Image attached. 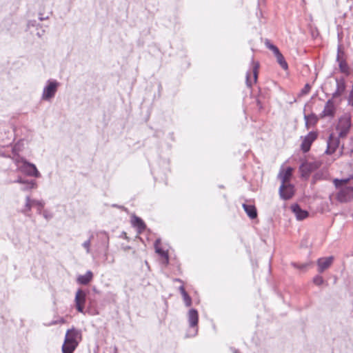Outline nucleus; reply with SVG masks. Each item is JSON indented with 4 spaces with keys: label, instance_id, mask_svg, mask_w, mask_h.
<instances>
[{
    "label": "nucleus",
    "instance_id": "16",
    "mask_svg": "<svg viewBox=\"0 0 353 353\" xmlns=\"http://www.w3.org/2000/svg\"><path fill=\"white\" fill-rule=\"evenodd\" d=\"M335 110H336V108L334 105L332 99H329L325 105L324 109H323L322 113L321 114V117H333L335 114Z\"/></svg>",
    "mask_w": 353,
    "mask_h": 353
},
{
    "label": "nucleus",
    "instance_id": "34",
    "mask_svg": "<svg viewBox=\"0 0 353 353\" xmlns=\"http://www.w3.org/2000/svg\"><path fill=\"white\" fill-rule=\"evenodd\" d=\"M310 89H311V87H310V84L307 83L305 85L304 88L301 90V94L302 95L307 94L310 92Z\"/></svg>",
    "mask_w": 353,
    "mask_h": 353
},
{
    "label": "nucleus",
    "instance_id": "3",
    "mask_svg": "<svg viewBox=\"0 0 353 353\" xmlns=\"http://www.w3.org/2000/svg\"><path fill=\"white\" fill-rule=\"evenodd\" d=\"M187 319L189 325V330L187 332L186 337L195 336L198 333L199 313L196 309L191 308L187 313Z\"/></svg>",
    "mask_w": 353,
    "mask_h": 353
},
{
    "label": "nucleus",
    "instance_id": "44",
    "mask_svg": "<svg viewBox=\"0 0 353 353\" xmlns=\"http://www.w3.org/2000/svg\"><path fill=\"white\" fill-rule=\"evenodd\" d=\"M12 151H13V152H15V148H14L12 149Z\"/></svg>",
    "mask_w": 353,
    "mask_h": 353
},
{
    "label": "nucleus",
    "instance_id": "36",
    "mask_svg": "<svg viewBox=\"0 0 353 353\" xmlns=\"http://www.w3.org/2000/svg\"><path fill=\"white\" fill-rule=\"evenodd\" d=\"M26 180L23 179L22 177L19 176L17 178V180H15L14 181H13L14 183H21V184H23L24 182L26 181Z\"/></svg>",
    "mask_w": 353,
    "mask_h": 353
},
{
    "label": "nucleus",
    "instance_id": "9",
    "mask_svg": "<svg viewBox=\"0 0 353 353\" xmlns=\"http://www.w3.org/2000/svg\"><path fill=\"white\" fill-rule=\"evenodd\" d=\"M294 194V188L290 183L281 184L279 188V195L283 200H288Z\"/></svg>",
    "mask_w": 353,
    "mask_h": 353
},
{
    "label": "nucleus",
    "instance_id": "15",
    "mask_svg": "<svg viewBox=\"0 0 353 353\" xmlns=\"http://www.w3.org/2000/svg\"><path fill=\"white\" fill-rule=\"evenodd\" d=\"M336 88L332 94V99H336L341 97L345 91L346 85L343 78L336 79Z\"/></svg>",
    "mask_w": 353,
    "mask_h": 353
},
{
    "label": "nucleus",
    "instance_id": "11",
    "mask_svg": "<svg viewBox=\"0 0 353 353\" xmlns=\"http://www.w3.org/2000/svg\"><path fill=\"white\" fill-rule=\"evenodd\" d=\"M334 261V257L332 256L328 257L319 258L317 260L318 272L323 273L325 270L328 269Z\"/></svg>",
    "mask_w": 353,
    "mask_h": 353
},
{
    "label": "nucleus",
    "instance_id": "20",
    "mask_svg": "<svg viewBox=\"0 0 353 353\" xmlns=\"http://www.w3.org/2000/svg\"><path fill=\"white\" fill-rule=\"evenodd\" d=\"M292 174V168H288L285 170H281L279 174V178L281 181V184L289 183L290 179Z\"/></svg>",
    "mask_w": 353,
    "mask_h": 353
},
{
    "label": "nucleus",
    "instance_id": "45",
    "mask_svg": "<svg viewBox=\"0 0 353 353\" xmlns=\"http://www.w3.org/2000/svg\"><path fill=\"white\" fill-rule=\"evenodd\" d=\"M60 322L63 323V322H64L63 319H61V320L60 321Z\"/></svg>",
    "mask_w": 353,
    "mask_h": 353
},
{
    "label": "nucleus",
    "instance_id": "40",
    "mask_svg": "<svg viewBox=\"0 0 353 353\" xmlns=\"http://www.w3.org/2000/svg\"><path fill=\"white\" fill-rule=\"evenodd\" d=\"M174 281L175 282H179V283H181L182 284L183 283V281L181 279H174Z\"/></svg>",
    "mask_w": 353,
    "mask_h": 353
},
{
    "label": "nucleus",
    "instance_id": "31",
    "mask_svg": "<svg viewBox=\"0 0 353 353\" xmlns=\"http://www.w3.org/2000/svg\"><path fill=\"white\" fill-rule=\"evenodd\" d=\"M265 45L268 49L272 50L274 54H275L276 52H277L279 50V48L276 46L271 43L270 41L268 39L265 40Z\"/></svg>",
    "mask_w": 353,
    "mask_h": 353
},
{
    "label": "nucleus",
    "instance_id": "5",
    "mask_svg": "<svg viewBox=\"0 0 353 353\" xmlns=\"http://www.w3.org/2000/svg\"><path fill=\"white\" fill-rule=\"evenodd\" d=\"M351 127V118L348 114L342 116L339 119L336 125V131L339 137L341 138L345 137L348 134Z\"/></svg>",
    "mask_w": 353,
    "mask_h": 353
},
{
    "label": "nucleus",
    "instance_id": "19",
    "mask_svg": "<svg viewBox=\"0 0 353 353\" xmlns=\"http://www.w3.org/2000/svg\"><path fill=\"white\" fill-rule=\"evenodd\" d=\"M291 209L298 220H303L308 216V212L302 210L298 204L292 205Z\"/></svg>",
    "mask_w": 353,
    "mask_h": 353
},
{
    "label": "nucleus",
    "instance_id": "21",
    "mask_svg": "<svg viewBox=\"0 0 353 353\" xmlns=\"http://www.w3.org/2000/svg\"><path fill=\"white\" fill-rule=\"evenodd\" d=\"M93 274L91 271L88 270L87 272L83 275H79L77 277V283L82 285H87L88 284L92 279Z\"/></svg>",
    "mask_w": 353,
    "mask_h": 353
},
{
    "label": "nucleus",
    "instance_id": "43",
    "mask_svg": "<svg viewBox=\"0 0 353 353\" xmlns=\"http://www.w3.org/2000/svg\"><path fill=\"white\" fill-rule=\"evenodd\" d=\"M48 19V17H46V18H44L43 17H39V20H40V21H43V20H44V19Z\"/></svg>",
    "mask_w": 353,
    "mask_h": 353
},
{
    "label": "nucleus",
    "instance_id": "13",
    "mask_svg": "<svg viewBox=\"0 0 353 353\" xmlns=\"http://www.w3.org/2000/svg\"><path fill=\"white\" fill-rule=\"evenodd\" d=\"M252 74L253 75V81L251 80L250 72H247L246 74V84L248 87H251L253 83H256L258 76V70L259 68V63L258 62H255L253 59H252Z\"/></svg>",
    "mask_w": 353,
    "mask_h": 353
},
{
    "label": "nucleus",
    "instance_id": "10",
    "mask_svg": "<svg viewBox=\"0 0 353 353\" xmlns=\"http://www.w3.org/2000/svg\"><path fill=\"white\" fill-rule=\"evenodd\" d=\"M161 239H157L154 242L155 252L161 257V263L167 265L169 263V256L168 251L163 250L161 246Z\"/></svg>",
    "mask_w": 353,
    "mask_h": 353
},
{
    "label": "nucleus",
    "instance_id": "25",
    "mask_svg": "<svg viewBox=\"0 0 353 353\" xmlns=\"http://www.w3.org/2000/svg\"><path fill=\"white\" fill-rule=\"evenodd\" d=\"M179 292H181V296H182V298H183V300L184 301V303H185V305L186 307H190L192 305V299L191 297L188 295V294L187 293V292L185 291V288H184V286L183 285H181L179 288Z\"/></svg>",
    "mask_w": 353,
    "mask_h": 353
},
{
    "label": "nucleus",
    "instance_id": "6",
    "mask_svg": "<svg viewBox=\"0 0 353 353\" xmlns=\"http://www.w3.org/2000/svg\"><path fill=\"white\" fill-rule=\"evenodd\" d=\"M87 294L81 289H79L75 294L74 303L78 312L84 313V305L86 301Z\"/></svg>",
    "mask_w": 353,
    "mask_h": 353
},
{
    "label": "nucleus",
    "instance_id": "2",
    "mask_svg": "<svg viewBox=\"0 0 353 353\" xmlns=\"http://www.w3.org/2000/svg\"><path fill=\"white\" fill-rule=\"evenodd\" d=\"M17 166V170L29 176L39 178L41 176L36 165L28 162L24 158L17 155L12 158Z\"/></svg>",
    "mask_w": 353,
    "mask_h": 353
},
{
    "label": "nucleus",
    "instance_id": "23",
    "mask_svg": "<svg viewBox=\"0 0 353 353\" xmlns=\"http://www.w3.org/2000/svg\"><path fill=\"white\" fill-rule=\"evenodd\" d=\"M78 345V343L69 342L64 340V343L62 346L63 353H73Z\"/></svg>",
    "mask_w": 353,
    "mask_h": 353
},
{
    "label": "nucleus",
    "instance_id": "17",
    "mask_svg": "<svg viewBox=\"0 0 353 353\" xmlns=\"http://www.w3.org/2000/svg\"><path fill=\"white\" fill-rule=\"evenodd\" d=\"M80 339H81L80 332L74 328L68 330V331L65 334V341H69V342H72L74 343H79Z\"/></svg>",
    "mask_w": 353,
    "mask_h": 353
},
{
    "label": "nucleus",
    "instance_id": "24",
    "mask_svg": "<svg viewBox=\"0 0 353 353\" xmlns=\"http://www.w3.org/2000/svg\"><path fill=\"white\" fill-rule=\"evenodd\" d=\"M243 208L248 214V216L253 219L257 216V212L256 208L252 205L243 204Z\"/></svg>",
    "mask_w": 353,
    "mask_h": 353
},
{
    "label": "nucleus",
    "instance_id": "14",
    "mask_svg": "<svg viewBox=\"0 0 353 353\" xmlns=\"http://www.w3.org/2000/svg\"><path fill=\"white\" fill-rule=\"evenodd\" d=\"M33 204H38L39 207L43 208L45 203L43 201L31 199L29 196H27L26 197V204L24 208L22 210L21 212L24 214L28 215V212L31 210Z\"/></svg>",
    "mask_w": 353,
    "mask_h": 353
},
{
    "label": "nucleus",
    "instance_id": "4",
    "mask_svg": "<svg viewBox=\"0 0 353 353\" xmlns=\"http://www.w3.org/2000/svg\"><path fill=\"white\" fill-rule=\"evenodd\" d=\"M59 86V83L57 80H48L43 89L41 99L45 101H51L55 97Z\"/></svg>",
    "mask_w": 353,
    "mask_h": 353
},
{
    "label": "nucleus",
    "instance_id": "30",
    "mask_svg": "<svg viewBox=\"0 0 353 353\" xmlns=\"http://www.w3.org/2000/svg\"><path fill=\"white\" fill-rule=\"evenodd\" d=\"M92 238H93V234H92L90 236V237L82 244V245L85 248L87 254L91 253L90 245H91V240Z\"/></svg>",
    "mask_w": 353,
    "mask_h": 353
},
{
    "label": "nucleus",
    "instance_id": "39",
    "mask_svg": "<svg viewBox=\"0 0 353 353\" xmlns=\"http://www.w3.org/2000/svg\"><path fill=\"white\" fill-rule=\"evenodd\" d=\"M43 216H44V217H45L46 219H50V218L52 217V216H51V215H49V214H46V213H44V214H43Z\"/></svg>",
    "mask_w": 353,
    "mask_h": 353
},
{
    "label": "nucleus",
    "instance_id": "1",
    "mask_svg": "<svg viewBox=\"0 0 353 353\" xmlns=\"http://www.w3.org/2000/svg\"><path fill=\"white\" fill-rule=\"evenodd\" d=\"M349 179H335L333 183L339 190L336 194V199L341 203L350 201L353 199V185H347Z\"/></svg>",
    "mask_w": 353,
    "mask_h": 353
},
{
    "label": "nucleus",
    "instance_id": "22",
    "mask_svg": "<svg viewBox=\"0 0 353 353\" xmlns=\"http://www.w3.org/2000/svg\"><path fill=\"white\" fill-rule=\"evenodd\" d=\"M336 61L339 62V67L340 71L345 74H349V67L345 60L341 59L340 58V49H338V54L336 57Z\"/></svg>",
    "mask_w": 353,
    "mask_h": 353
},
{
    "label": "nucleus",
    "instance_id": "7",
    "mask_svg": "<svg viewBox=\"0 0 353 353\" xmlns=\"http://www.w3.org/2000/svg\"><path fill=\"white\" fill-rule=\"evenodd\" d=\"M321 166L319 161L305 162L300 166V170L303 176H308L309 174Z\"/></svg>",
    "mask_w": 353,
    "mask_h": 353
},
{
    "label": "nucleus",
    "instance_id": "12",
    "mask_svg": "<svg viewBox=\"0 0 353 353\" xmlns=\"http://www.w3.org/2000/svg\"><path fill=\"white\" fill-rule=\"evenodd\" d=\"M339 138L334 136V134H331L327 141V150H325V153L327 154H331L334 153L336 149L339 147Z\"/></svg>",
    "mask_w": 353,
    "mask_h": 353
},
{
    "label": "nucleus",
    "instance_id": "37",
    "mask_svg": "<svg viewBox=\"0 0 353 353\" xmlns=\"http://www.w3.org/2000/svg\"><path fill=\"white\" fill-rule=\"evenodd\" d=\"M45 33V30H41V31H38L37 32V35L38 37L41 38Z\"/></svg>",
    "mask_w": 353,
    "mask_h": 353
},
{
    "label": "nucleus",
    "instance_id": "38",
    "mask_svg": "<svg viewBox=\"0 0 353 353\" xmlns=\"http://www.w3.org/2000/svg\"><path fill=\"white\" fill-rule=\"evenodd\" d=\"M0 157L11 158L10 155L5 154L3 152L0 151Z\"/></svg>",
    "mask_w": 353,
    "mask_h": 353
},
{
    "label": "nucleus",
    "instance_id": "42",
    "mask_svg": "<svg viewBox=\"0 0 353 353\" xmlns=\"http://www.w3.org/2000/svg\"><path fill=\"white\" fill-rule=\"evenodd\" d=\"M34 205L38 207V210H39V212H40L41 210L43 208L39 207V206L38 205V204H33V206H34Z\"/></svg>",
    "mask_w": 353,
    "mask_h": 353
},
{
    "label": "nucleus",
    "instance_id": "28",
    "mask_svg": "<svg viewBox=\"0 0 353 353\" xmlns=\"http://www.w3.org/2000/svg\"><path fill=\"white\" fill-rule=\"evenodd\" d=\"M23 185V186L21 188L23 191L30 190L37 187V182L34 180H26Z\"/></svg>",
    "mask_w": 353,
    "mask_h": 353
},
{
    "label": "nucleus",
    "instance_id": "27",
    "mask_svg": "<svg viewBox=\"0 0 353 353\" xmlns=\"http://www.w3.org/2000/svg\"><path fill=\"white\" fill-rule=\"evenodd\" d=\"M274 54L276 57V61H277L278 63L281 65V67L284 70L288 69V63L285 61V58L283 56V54L280 52V51L279 50L277 52H276Z\"/></svg>",
    "mask_w": 353,
    "mask_h": 353
},
{
    "label": "nucleus",
    "instance_id": "8",
    "mask_svg": "<svg viewBox=\"0 0 353 353\" xmlns=\"http://www.w3.org/2000/svg\"><path fill=\"white\" fill-rule=\"evenodd\" d=\"M317 136V133L312 131L310 132L304 137H302L301 148L303 152H307L310 150L312 143L316 139Z\"/></svg>",
    "mask_w": 353,
    "mask_h": 353
},
{
    "label": "nucleus",
    "instance_id": "35",
    "mask_svg": "<svg viewBox=\"0 0 353 353\" xmlns=\"http://www.w3.org/2000/svg\"><path fill=\"white\" fill-rule=\"evenodd\" d=\"M28 27H38L39 26V24L37 23V21L35 20H30L28 22Z\"/></svg>",
    "mask_w": 353,
    "mask_h": 353
},
{
    "label": "nucleus",
    "instance_id": "33",
    "mask_svg": "<svg viewBox=\"0 0 353 353\" xmlns=\"http://www.w3.org/2000/svg\"><path fill=\"white\" fill-rule=\"evenodd\" d=\"M292 264L294 268L297 269L303 270L307 268L309 265H310L311 263H305L301 265H299L296 263H292Z\"/></svg>",
    "mask_w": 353,
    "mask_h": 353
},
{
    "label": "nucleus",
    "instance_id": "18",
    "mask_svg": "<svg viewBox=\"0 0 353 353\" xmlns=\"http://www.w3.org/2000/svg\"><path fill=\"white\" fill-rule=\"evenodd\" d=\"M131 223L132 226L137 228V232L139 234L143 232L146 228L143 221L135 215L132 216Z\"/></svg>",
    "mask_w": 353,
    "mask_h": 353
},
{
    "label": "nucleus",
    "instance_id": "32",
    "mask_svg": "<svg viewBox=\"0 0 353 353\" xmlns=\"http://www.w3.org/2000/svg\"><path fill=\"white\" fill-rule=\"evenodd\" d=\"M313 283L316 285H321L324 283V280L321 276L316 275L313 279Z\"/></svg>",
    "mask_w": 353,
    "mask_h": 353
},
{
    "label": "nucleus",
    "instance_id": "29",
    "mask_svg": "<svg viewBox=\"0 0 353 353\" xmlns=\"http://www.w3.org/2000/svg\"><path fill=\"white\" fill-rule=\"evenodd\" d=\"M100 241L101 246L104 248L105 251H107L109 246V237L107 233L101 232L100 234Z\"/></svg>",
    "mask_w": 353,
    "mask_h": 353
},
{
    "label": "nucleus",
    "instance_id": "26",
    "mask_svg": "<svg viewBox=\"0 0 353 353\" xmlns=\"http://www.w3.org/2000/svg\"><path fill=\"white\" fill-rule=\"evenodd\" d=\"M304 119L305 122V126L307 129L310 128V126L314 125L318 121L317 117L314 114H305Z\"/></svg>",
    "mask_w": 353,
    "mask_h": 353
},
{
    "label": "nucleus",
    "instance_id": "41",
    "mask_svg": "<svg viewBox=\"0 0 353 353\" xmlns=\"http://www.w3.org/2000/svg\"><path fill=\"white\" fill-rule=\"evenodd\" d=\"M314 179H315L316 180H317V179H320V174H319V173H316V174L314 175Z\"/></svg>",
    "mask_w": 353,
    "mask_h": 353
}]
</instances>
